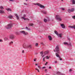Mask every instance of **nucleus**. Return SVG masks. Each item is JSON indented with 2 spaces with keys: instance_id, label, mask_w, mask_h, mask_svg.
Instances as JSON below:
<instances>
[{
  "instance_id": "f257e3e1",
  "label": "nucleus",
  "mask_w": 75,
  "mask_h": 75,
  "mask_svg": "<svg viewBox=\"0 0 75 75\" xmlns=\"http://www.w3.org/2000/svg\"><path fill=\"white\" fill-rule=\"evenodd\" d=\"M56 18L57 20L59 21H62V18L59 15H56Z\"/></svg>"
},
{
  "instance_id": "f03ea898",
  "label": "nucleus",
  "mask_w": 75,
  "mask_h": 75,
  "mask_svg": "<svg viewBox=\"0 0 75 75\" xmlns=\"http://www.w3.org/2000/svg\"><path fill=\"white\" fill-rule=\"evenodd\" d=\"M57 52V54H59V47L58 46H56V48L54 50V52Z\"/></svg>"
},
{
  "instance_id": "7ed1b4c3",
  "label": "nucleus",
  "mask_w": 75,
  "mask_h": 75,
  "mask_svg": "<svg viewBox=\"0 0 75 75\" xmlns=\"http://www.w3.org/2000/svg\"><path fill=\"white\" fill-rule=\"evenodd\" d=\"M12 27H13V24L12 23H10L7 25L5 27L6 29H10V28H11Z\"/></svg>"
},
{
  "instance_id": "20e7f679",
  "label": "nucleus",
  "mask_w": 75,
  "mask_h": 75,
  "mask_svg": "<svg viewBox=\"0 0 75 75\" xmlns=\"http://www.w3.org/2000/svg\"><path fill=\"white\" fill-rule=\"evenodd\" d=\"M74 10H75V8H72L71 9H69L67 10V11H68L69 13H70L71 12H74Z\"/></svg>"
},
{
  "instance_id": "39448f33",
  "label": "nucleus",
  "mask_w": 75,
  "mask_h": 75,
  "mask_svg": "<svg viewBox=\"0 0 75 75\" xmlns=\"http://www.w3.org/2000/svg\"><path fill=\"white\" fill-rule=\"evenodd\" d=\"M19 33L20 34H24V35H27V34H28V33H27V32H25L24 30L20 31L19 32Z\"/></svg>"
},
{
  "instance_id": "423d86ee",
  "label": "nucleus",
  "mask_w": 75,
  "mask_h": 75,
  "mask_svg": "<svg viewBox=\"0 0 75 75\" xmlns=\"http://www.w3.org/2000/svg\"><path fill=\"white\" fill-rule=\"evenodd\" d=\"M37 5L40 8H45V6L43 5H42L41 4H37Z\"/></svg>"
},
{
  "instance_id": "0eeeda50",
  "label": "nucleus",
  "mask_w": 75,
  "mask_h": 75,
  "mask_svg": "<svg viewBox=\"0 0 75 75\" xmlns=\"http://www.w3.org/2000/svg\"><path fill=\"white\" fill-rule=\"evenodd\" d=\"M56 74L58 75H65V74H62L59 71L57 72Z\"/></svg>"
},
{
  "instance_id": "6e6552de",
  "label": "nucleus",
  "mask_w": 75,
  "mask_h": 75,
  "mask_svg": "<svg viewBox=\"0 0 75 75\" xmlns=\"http://www.w3.org/2000/svg\"><path fill=\"white\" fill-rule=\"evenodd\" d=\"M0 13L1 14H4L5 13V12L3 10H0Z\"/></svg>"
},
{
  "instance_id": "1a4fd4ad",
  "label": "nucleus",
  "mask_w": 75,
  "mask_h": 75,
  "mask_svg": "<svg viewBox=\"0 0 75 75\" xmlns=\"http://www.w3.org/2000/svg\"><path fill=\"white\" fill-rule=\"evenodd\" d=\"M71 2H72V4H75V0H71Z\"/></svg>"
},
{
  "instance_id": "9d476101",
  "label": "nucleus",
  "mask_w": 75,
  "mask_h": 75,
  "mask_svg": "<svg viewBox=\"0 0 75 75\" xmlns=\"http://www.w3.org/2000/svg\"><path fill=\"white\" fill-rule=\"evenodd\" d=\"M48 38L49 40H50V41H51V40H52V37H51V36L50 35H49L48 36Z\"/></svg>"
},
{
  "instance_id": "9b49d317",
  "label": "nucleus",
  "mask_w": 75,
  "mask_h": 75,
  "mask_svg": "<svg viewBox=\"0 0 75 75\" xmlns=\"http://www.w3.org/2000/svg\"><path fill=\"white\" fill-rule=\"evenodd\" d=\"M61 26L63 28H65V26H64V25L63 24H61Z\"/></svg>"
},
{
  "instance_id": "f8f14e48",
  "label": "nucleus",
  "mask_w": 75,
  "mask_h": 75,
  "mask_svg": "<svg viewBox=\"0 0 75 75\" xmlns=\"http://www.w3.org/2000/svg\"><path fill=\"white\" fill-rule=\"evenodd\" d=\"M15 16H16V18L17 20H19V17L18 16V15L17 14H15Z\"/></svg>"
},
{
  "instance_id": "ddd939ff",
  "label": "nucleus",
  "mask_w": 75,
  "mask_h": 75,
  "mask_svg": "<svg viewBox=\"0 0 75 75\" xmlns=\"http://www.w3.org/2000/svg\"><path fill=\"white\" fill-rule=\"evenodd\" d=\"M10 38L11 39H14V35H11L10 36Z\"/></svg>"
},
{
  "instance_id": "4468645a",
  "label": "nucleus",
  "mask_w": 75,
  "mask_h": 75,
  "mask_svg": "<svg viewBox=\"0 0 75 75\" xmlns=\"http://www.w3.org/2000/svg\"><path fill=\"white\" fill-rule=\"evenodd\" d=\"M69 27L70 28H74V29H75V26H69Z\"/></svg>"
},
{
  "instance_id": "2eb2a0df",
  "label": "nucleus",
  "mask_w": 75,
  "mask_h": 75,
  "mask_svg": "<svg viewBox=\"0 0 75 75\" xmlns=\"http://www.w3.org/2000/svg\"><path fill=\"white\" fill-rule=\"evenodd\" d=\"M6 10L8 11H11V9L10 8H6Z\"/></svg>"
},
{
  "instance_id": "dca6fc26",
  "label": "nucleus",
  "mask_w": 75,
  "mask_h": 75,
  "mask_svg": "<svg viewBox=\"0 0 75 75\" xmlns=\"http://www.w3.org/2000/svg\"><path fill=\"white\" fill-rule=\"evenodd\" d=\"M26 48H31V45H27Z\"/></svg>"
},
{
  "instance_id": "f3484780",
  "label": "nucleus",
  "mask_w": 75,
  "mask_h": 75,
  "mask_svg": "<svg viewBox=\"0 0 75 75\" xmlns=\"http://www.w3.org/2000/svg\"><path fill=\"white\" fill-rule=\"evenodd\" d=\"M56 56H57V57H58L60 59L61 58V57L60 56H59V54H58V53H56Z\"/></svg>"
},
{
  "instance_id": "a211bd4d",
  "label": "nucleus",
  "mask_w": 75,
  "mask_h": 75,
  "mask_svg": "<svg viewBox=\"0 0 75 75\" xmlns=\"http://www.w3.org/2000/svg\"><path fill=\"white\" fill-rule=\"evenodd\" d=\"M13 17L12 16H9L8 17V18H10V19H11V18H12Z\"/></svg>"
},
{
  "instance_id": "6ab92c4d",
  "label": "nucleus",
  "mask_w": 75,
  "mask_h": 75,
  "mask_svg": "<svg viewBox=\"0 0 75 75\" xmlns=\"http://www.w3.org/2000/svg\"><path fill=\"white\" fill-rule=\"evenodd\" d=\"M58 37H59L60 38H61V37H62V34L61 33L60 34H58V35H57Z\"/></svg>"
},
{
  "instance_id": "aec40b11",
  "label": "nucleus",
  "mask_w": 75,
  "mask_h": 75,
  "mask_svg": "<svg viewBox=\"0 0 75 75\" xmlns=\"http://www.w3.org/2000/svg\"><path fill=\"white\" fill-rule=\"evenodd\" d=\"M22 18H23V19L24 20H30L29 19H27V18H25L24 17H22Z\"/></svg>"
},
{
  "instance_id": "412c9836",
  "label": "nucleus",
  "mask_w": 75,
  "mask_h": 75,
  "mask_svg": "<svg viewBox=\"0 0 75 75\" xmlns=\"http://www.w3.org/2000/svg\"><path fill=\"white\" fill-rule=\"evenodd\" d=\"M54 32L55 33V34H56L57 35H58V32H57V31H54Z\"/></svg>"
},
{
  "instance_id": "4be33fe9",
  "label": "nucleus",
  "mask_w": 75,
  "mask_h": 75,
  "mask_svg": "<svg viewBox=\"0 0 75 75\" xmlns=\"http://www.w3.org/2000/svg\"><path fill=\"white\" fill-rule=\"evenodd\" d=\"M44 54L45 55H47V54H48V52L47 51H45L44 52Z\"/></svg>"
},
{
  "instance_id": "5701e85b",
  "label": "nucleus",
  "mask_w": 75,
  "mask_h": 75,
  "mask_svg": "<svg viewBox=\"0 0 75 75\" xmlns=\"http://www.w3.org/2000/svg\"><path fill=\"white\" fill-rule=\"evenodd\" d=\"M42 12L44 14H46V13H47V11H42Z\"/></svg>"
},
{
  "instance_id": "b1692460",
  "label": "nucleus",
  "mask_w": 75,
  "mask_h": 75,
  "mask_svg": "<svg viewBox=\"0 0 75 75\" xmlns=\"http://www.w3.org/2000/svg\"><path fill=\"white\" fill-rule=\"evenodd\" d=\"M15 33L17 35H20V33L18 32H16Z\"/></svg>"
},
{
  "instance_id": "393cba45",
  "label": "nucleus",
  "mask_w": 75,
  "mask_h": 75,
  "mask_svg": "<svg viewBox=\"0 0 75 75\" xmlns=\"http://www.w3.org/2000/svg\"><path fill=\"white\" fill-rule=\"evenodd\" d=\"M29 26H33V25H34V24L32 23H29Z\"/></svg>"
},
{
  "instance_id": "a878e982",
  "label": "nucleus",
  "mask_w": 75,
  "mask_h": 75,
  "mask_svg": "<svg viewBox=\"0 0 75 75\" xmlns=\"http://www.w3.org/2000/svg\"><path fill=\"white\" fill-rule=\"evenodd\" d=\"M0 9H1V10H3V9H4V8L2 6H0Z\"/></svg>"
},
{
  "instance_id": "bb28decb",
  "label": "nucleus",
  "mask_w": 75,
  "mask_h": 75,
  "mask_svg": "<svg viewBox=\"0 0 75 75\" xmlns=\"http://www.w3.org/2000/svg\"><path fill=\"white\" fill-rule=\"evenodd\" d=\"M35 69V70H36L37 71H38V72H40V71L39 70V69H37V68H36Z\"/></svg>"
},
{
  "instance_id": "cd10ccee",
  "label": "nucleus",
  "mask_w": 75,
  "mask_h": 75,
  "mask_svg": "<svg viewBox=\"0 0 75 75\" xmlns=\"http://www.w3.org/2000/svg\"><path fill=\"white\" fill-rule=\"evenodd\" d=\"M44 21L45 22V23H46V22H47V19H45L44 20Z\"/></svg>"
},
{
  "instance_id": "c85d7f7f",
  "label": "nucleus",
  "mask_w": 75,
  "mask_h": 75,
  "mask_svg": "<svg viewBox=\"0 0 75 75\" xmlns=\"http://www.w3.org/2000/svg\"><path fill=\"white\" fill-rule=\"evenodd\" d=\"M4 40H5V41H7V40H8V38H5Z\"/></svg>"
},
{
  "instance_id": "c756f323",
  "label": "nucleus",
  "mask_w": 75,
  "mask_h": 75,
  "mask_svg": "<svg viewBox=\"0 0 75 75\" xmlns=\"http://www.w3.org/2000/svg\"><path fill=\"white\" fill-rule=\"evenodd\" d=\"M25 28H26V29H27V30H30V29L28 28V27H26Z\"/></svg>"
},
{
  "instance_id": "7c9ffc66",
  "label": "nucleus",
  "mask_w": 75,
  "mask_h": 75,
  "mask_svg": "<svg viewBox=\"0 0 75 75\" xmlns=\"http://www.w3.org/2000/svg\"><path fill=\"white\" fill-rule=\"evenodd\" d=\"M35 46L37 47L38 45V43H36L35 45Z\"/></svg>"
},
{
  "instance_id": "2f4dec72",
  "label": "nucleus",
  "mask_w": 75,
  "mask_h": 75,
  "mask_svg": "<svg viewBox=\"0 0 75 75\" xmlns=\"http://www.w3.org/2000/svg\"><path fill=\"white\" fill-rule=\"evenodd\" d=\"M46 59H49V58H50L49 57H48V56H46Z\"/></svg>"
},
{
  "instance_id": "473e14b6",
  "label": "nucleus",
  "mask_w": 75,
  "mask_h": 75,
  "mask_svg": "<svg viewBox=\"0 0 75 75\" xmlns=\"http://www.w3.org/2000/svg\"><path fill=\"white\" fill-rule=\"evenodd\" d=\"M64 44L65 45L67 44V45H68V43H67V42H64Z\"/></svg>"
},
{
  "instance_id": "72a5a7b5",
  "label": "nucleus",
  "mask_w": 75,
  "mask_h": 75,
  "mask_svg": "<svg viewBox=\"0 0 75 75\" xmlns=\"http://www.w3.org/2000/svg\"><path fill=\"white\" fill-rule=\"evenodd\" d=\"M61 9L62 10H65V9L64 8H61Z\"/></svg>"
},
{
  "instance_id": "f704fd0d",
  "label": "nucleus",
  "mask_w": 75,
  "mask_h": 75,
  "mask_svg": "<svg viewBox=\"0 0 75 75\" xmlns=\"http://www.w3.org/2000/svg\"><path fill=\"white\" fill-rule=\"evenodd\" d=\"M38 68H39V69H41V67L39 66H38Z\"/></svg>"
},
{
  "instance_id": "c9c22d12",
  "label": "nucleus",
  "mask_w": 75,
  "mask_h": 75,
  "mask_svg": "<svg viewBox=\"0 0 75 75\" xmlns=\"http://www.w3.org/2000/svg\"><path fill=\"white\" fill-rule=\"evenodd\" d=\"M48 64V62H46V63L45 64V65H47Z\"/></svg>"
},
{
  "instance_id": "e433bc0d",
  "label": "nucleus",
  "mask_w": 75,
  "mask_h": 75,
  "mask_svg": "<svg viewBox=\"0 0 75 75\" xmlns=\"http://www.w3.org/2000/svg\"><path fill=\"white\" fill-rule=\"evenodd\" d=\"M41 44H42V45H45L42 42L41 43Z\"/></svg>"
},
{
  "instance_id": "4c0bfd02",
  "label": "nucleus",
  "mask_w": 75,
  "mask_h": 75,
  "mask_svg": "<svg viewBox=\"0 0 75 75\" xmlns=\"http://www.w3.org/2000/svg\"><path fill=\"white\" fill-rule=\"evenodd\" d=\"M71 43L70 42L69 43V44H68L67 45H71Z\"/></svg>"
},
{
  "instance_id": "58836bf2",
  "label": "nucleus",
  "mask_w": 75,
  "mask_h": 75,
  "mask_svg": "<svg viewBox=\"0 0 75 75\" xmlns=\"http://www.w3.org/2000/svg\"><path fill=\"white\" fill-rule=\"evenodd\" d=\"M57 61H55L54 63V64H57Z\"/></svg>"
},
{
  "instance_id": "ea45409f",
  "label": "nucleus",
  "mask_w": 75,
  "mask_h": 75,
  "mask_svg": "<svg viewBox=\"0 0 75 75\" xmlns=\"http://www.w3.org/2000/svg\"><path fill=\"white\" fill-rule=\"evenodd\" d=\"M9 1H14V0H9Z\"/></svg>"
},
{
  "instance_id": "a19ab883",
  "label": "nucleus",
  "mask_w": 75,
  "mask_h": 75,
  "mask_svg": "<svg viewBox=\"0 0 75 75\" xmlns=\"http://www.w3.org/2000/svg\"><path fill=\"white\" fill-rule=\"evenodd\" d=\"M69 71V72H71V71H72V69H70Z\"/></svg>"
},
{
  "instance_id": "79ce46f5",
  "label": "nucleus",
  "mask_w": 75,
  "mask_h": 75,
  "mask_svg": "<svg viewBox=\"0 0 75 75\" xmlns=\"http://www.w3.org/2000/svg\"><path fill=\"white\" fill-rule=\"evenodd\" d=\"M24 4H25V5H28V4L26 3H24Z\"/></svg>"
},
{
  "instance_id": "37998d69",
  "label": "nucleus",
  "mask_w": 75,
  "mask_h": 75,
  "mask_svg": "<svg viewBox=\"0 0 75 75\" xmlns=\"http://www.w3.org/2000/svg\"><path fill=\"white\" fill-rule=\"evenodd\" d=\"M40 53L42 54V55L43 54V52H40Z\"/></svg>"
},
{
  "instance_id": "c03bdc74",
  "label": "nucleus",
  "mask_w": 75,
  "mask_h": 75,
  "mask_svg": "<svg viewBox=\"0 0 75 75\" xmlns=\"http://www.w3.org/2000/svg\"><path fill=\"white\" fill-rule=\"evenodd\" d=\"M73 18H74V19H75V16H73Z\"/></svg>"
},
{
  "instance_id": "a18cd8bd",
  "label": "nucleus",
  "mask_w": 75,
  "mask_h": 75,
  "mask_svg": "<svg viewBox=\"0 0 75 75\" xmlns=\"http://www.w3.org/2000/svg\"><path fill=\"white\" fill-rule=\"evenodd\" d=\"M25 16H26L25 15V14H24V15H23V17H25Z\"/></svg>"
},
{
  "instance_id": "49530a36",
  "label": "nucleus",
  "mask_w": 75,
  "mask_h": 75,
  "mask_svg": "<svg viewBox=\"0 0 75 75\" xmlns=\"http://www.w3.org/2000/svg\"><path fill=\"white\" fill-rule=\"evenodd\" d=\"M13 42H11L10 43H9V45H10V44H13Z\"/></svg>"
},
{
  "instance_id": "de8ad7c7",
  "label": "nucleus",
  "mask_w": 75,
  "mask_h": 75,
  "mask_svg": "<svg viewBox=\"0 0 75 75\" xmlns=\"http://www.w3.org/2000/svg\"><path fill=\"white\" fill-rule=\"evenodd\" d=\"M49 69H51V67L50 66L49 67Z\"/></svg>"
},
{
  "instance_id": "09e8293b",
  "label": "nucleus",
  "mask_w": 75,
  "mask_h": 75,
  "mask_svg": "<svg viewBox=\"0 0 75 75\" xmlns=\"http://www.w3.org/2000/svg\"><path fill=\"white\" fill-rule=\"evenodd\" d=\"M36 59H34V61H36Z\"/></svg>"
},
{
  "instance_id": "8fccbe9b",
  "label": "nucleus",
  "mask_w": 75,
  "mask_h": 75,
  "mask_svg": "<svg viewBox=\"0 0 75 75\" xmlns=\"http://www.w3.org/2000/svg\"><path fill=\"white\" fill-rule=\"evenodd\" d=\"M47 69H45V72H47Z\"/></svg>"
},
{
  "instance_id": "3c124183",
  "label": "nucleus",
  "mask_w": 75,
  "mask_h": 75,
  "mask_svg": "<svg viewBox=\"0 0 75 75\" xmlns=\"http://www.w3.org/2000/svg\"><path fill=\"white\" fill-rule=\"evenodd\" d=\"M46 68V67H42V68H43V69H44V68Z\"/></svg>"
},
{
  "instance_id": "603ef678",
  "label": "nucleus",
  "mask_w": 75,
  "mask_h": 75,
  "mask_svg": "<svg viewBox=\"0 0 75 75\" xmlns=\"http://www.w3.org/2000/svg\"><path fill=\"white\" fill-rule=\"evenodd\" d=\"M22 53H24V50H22Z\"/></svg>"
},
{
  "instance_id": "864d4df0",
  "label": "nucleus",
  "mask_w": 75,
  "mask_h": 75,
  "mask_svg": "<svg viewBox=\"0 0 75 75\" xmlns=\"http://www.w3.org/2000/svg\"><path fill=\"white\" fill-rule=\"evenodd\" d=\"M43 59V61H44V60L45 59V57H44Z\"/></svg>"
},
{
  "instance_id": "5fc2aeb1",
  "label": "nucleus",
  "mask_w": 75,
  "mask_h": 75,
  "mask_svg": "<svg viewBox=\"0 0 75 75\" xmlns=\"http://www.w3.org/2000/svg\"><path fill=\"white\" fill-rule=\"evenodd\" d=\"M68 40L69 41H70V39H69V38H68Z\"/></svg>"
},
{
  "instance_id": "6e6d98bb",
  "label": "nucleus",
  "mask_w": 75,
  "mask_h": 75,
  "mask_svg": "<svg viewBox=\"0 0 75 75\" xmlns=\"http://www.w3.org/2000/svg\"><path fill=\"white\" fill-rule=\"evenodd\" d=\"M2 41V40L0 39V42H1Z\"/></svg>"
},
{
  "instance_id": "4d7b16f0",
  "label": "nucleus",
  "mask_w": 75,
  "mask_h": 75,
  "mask_svg": "<svg viewBox=\"0 0 75 75\" xmlns=\"http://www.w3.org/2000/svg\"><path fill=\"white\" fill-rule=\"evenodd\" d=\"M44 57V55H43L42 56V58H43V57Z\"/></svg>"
},
{
  "instance_id": "13d9d810",
  "label": "nucleus",
  "mask_w": 75,
  "mask_h": 75,
  "mask_svg": "<svg viewBox=\"0 0 75 75\" xmlns=\"http://www.w3.org/2000/svg\"><path fill=\"white\" fill-rule=\"evenodd\" d=\"M35 65H36V66H37L38 65V64H35Z\"/></svg>"
},
{
  "instance_id": "bf43d9fd",
  "label": "nucleus",
  "mask_w": 75,
  "mask_h": 75,
  "mask_svg": "<svg viewBox=\"0 0 75 75\" xmlns=\"http://www.w3.org/2000/svg\"><path fill=\"white\" fill-rule=\"evenodd\" d=\"M60 61H61V60H62V59H61V58H60Z\"/></svg>"
},
{
  "instance_id": "052dcab7",
  "label": "nucleus",
  "mask_w": 75,
  "mask_h": 75,
  "mask_svg": "<svg viewBox=\"0 0 75 75\" xmlns=\"http://www.w3.org/2000/svg\"><path fill=\"white\" fill-rule=\"evenodd\" d=\"M38 53H36L35 54H37Z\"/></svg>"
},
{
  "instance_id": "680f3d73",
  "label": "nucleus",
  "mask_w": 75,
  "mask_h": 75,
  "mask_svg": "<svg viewBox=\"0 0 75 75\" xmlns=\"http://www.w3.org/2000/svg\"><path fill=\"white\" fill-rule=\"evenodd\" d=\"M35 4V3H34V4Z\"/></svg>"
},
{
  "instance_id": "e2e57ef3",
  "label": "nucleus",
  "mask_w": 75,
  "mask_h": 75,
  "mask_svg": "<svg viewBox=\"0 0 75 75\" xmlns=\"http://www.w3.org/2000/svg\"><path fill=\"white\" fill-rule=\"evenodd\" d=\"M62 1H63V0H61Z\"/></svg>"
},
{
  "instance_id": "0e129e2a",
  "label": "nucleus",
  "mask_w": 75,
  "mask_h": 75,
  "mask_svg": "<svg viewBox=\"0 0 75 75\" xmlns=\"http://www.w3.org/2000/svg\"><path fill=\"white\" fill-rule=\"evenodd\" d=\"M26 1H28V0H25Z\"/></svg>"
},
{
  "instance_id": "69168bd1",
  "label": "nucleus",
  "mask_w": 75,
  "mask_h": 75,
  "mask_svg": "<svg viewBox=\"0 0 75 75\" xmlns=\"http://www.w3.org/2000/svg\"><path fill=\"white\" fill-rule=\"evenodd\" d=\"M22 29H24V28H22Z\"/></svg>"
}]
</instances>
